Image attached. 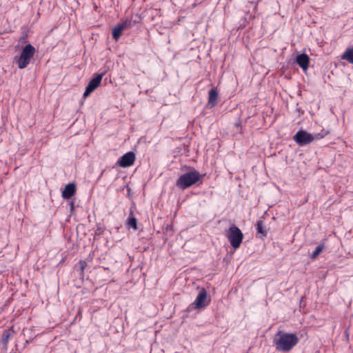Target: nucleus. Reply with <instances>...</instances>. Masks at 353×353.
Instances as JSON below:
<instances>
[{
  "label": "nucleus",
  "mask_w": 353,
  "mask_h": 353,
  "mask_svg": "<svg viewBox=\"0 0 353 353\" xmlns=\"http://www.w3.org/2000/svg\"><path fill=\"white\" fill-rule=\"evenodd\" d=\"M299 341V339L296 334L279 330L273 342L277 351L289 352L296 345Z\"/></svg>",
  "instance_id": "nucleus-1"
},
{
  "label": "nucleus",
  "mask_w": 353,
  "mask_h": 353,
  "mask_svg": "<svg viewBox=\"0 0 353 353\" xmlns=\"http://www.w3.org/2000/svg\"><path fill=\"white\" fill-rule=\"evenodd\" d=\"M201 178L199 172L195 170L188 172L181 175L176 181V185L185 190L196 184Z\"/></svg>",
  "instance_id": "nucleus-2"
},
{
  "label": "nucleus",
  "mask_w": 353,
  "mask_h": 353,
  "mask_svg": "<svg viewBox=\"0 0 353 353\" xmlns=\"http://www.w3.org/2000/svg\"><path fill=\"white\" fill-rule=\"evenodd\" d=\"M34 47L32 45L28 43L23 48L19 57H14V63L17 64V66L19 69H23L26 68L30 63L31 59L34 55Z\"/></svg>",
  "instance_id": "nucleus-3"
},
{
  "label": "nucleus",
  "mask_w": 353,
  "mask_h": 353,
  "mask_svg": "<svg viewBox=\"0 0 353 353\" xmlns=\"http://www.w3.org/2000/svg\"><path fill=\"white\" fill-rule=\"evenodd\" d=\"M225 236L232 248L237 249L240 247L243 239V234L237 226L232 225L225 231Z\"/></svg>",
  "instance_id": "nucleus-4"
},
{
  "label": "nucleus",
  "mask_w": 353,
  "mask_h": 353,
  "mask_svg": "<svg viewBox=\"0 0 353 353\" xmlns=\"http://www.w3.org/2000/svg\"><path fill=\"white\" fill-rule=\"evenodd\" d=\"M210 299L208 296L206 290L201 288L195 301L188 306L187 310L188 312L193 310H202L205 308L210 304Z\"/></svg>",
  "instance_id": "nucleus-5"
},
{
  "label": "nucleus",
  "mask_w": 353,
  "mask_h": 353,
  "mask_svg": "<svg viewBox=\"0 0 353 353\" xmlns=\"http://www.w3.org/2000/svg\"><path fill=\"white\" fill-rule=\"evenodd\" d=\"M294 141L301 146L306 145L312 143L315 137L303 130H299L293 137Z\"/></svg>",
  "instance_id": "nucleus-6"
},
{
  "label": "nucleus",
  "mask_w": 353,
  "mask_h": 353,
  "mask_svg": "<svg viewBox=\"0 0 353 353\" xmlns=\"http://www.w3.org/2000/svg\"><path fill=\"white\" fill-rule=\"evenodd\" d=\"M105 73L97 74L88 83L83 93V97H88L94 90H96L101 84L103 77Z\"/></svg>",
  "instance_id": "nucleus-7"
},
{
  "label": "nucleus",
  "mask_w": 353,
  "mask_h": 353,
  "mask_svg": "<svg viewBox=\"0 0 353 353\" xmlns=\"http://www.w3.org/2000/svg\"><path fill=\"white\" fill-rule=\"evenodd\" d=\"M135 160V154L133 152L124 154L118 161L117 164L122 168L132 165Z\"/></svg>",
  "instance_id": "nucleus-8"
},
{
  "label": "nucleus",
  "mask_w": 353,
  "mask_h": 353,
  "mask_svg": "<svg viewBox=\"0 0 353 353\" xmlns=\"http://www.w3.org/2000/svg\"><path fill=\"white\" fill-rule=\"evenodd\" d=\"M296 63L303 71H306L309 67L310 57L305 53L299 54L296 57Z\"/></svg>",
  "instance_id": "nucleus-9"
},
{
  "label": "nucleus",
  "mask_w": 353,
  "mask_h": 353,
  "mask_svg": "<svg viewBox=\"0 0 353 353\" xmlns=\"http://www.w3.org/2000/svg\"><path fill=\"white\" fill-rule=\"evenodd\" d=\"M218 91L215 88H212L208 92V105L210 108L214 107L218 103Z\"/></svg>",
  "instance_id": "nucleus-10"
},
{
  "label": "nucleus",
  "mask_w": 353,
  "mask_h": 353,
  "mask_svg": "<svg viewBox=\"0 0 353 353\" xmlns=\"http://www.w3.org/2000/svg\"><path fill=\"white\" fill-rule=\"evenodd\" d=\"M76 192V185L73 183L67 184L62 192V196L65 199H70Z\"/></svg>",
  "instance_id": "nucleus-11"
},
{
  "label": "nucleus",
  "mask_w": 353,
  "mask_h": 353,
  "mask_svg": "<svg viewBox=\"0 0 353 353\" xmlns=\"http://www.w3.org/2000/svg\"><path fill=\"white\" fill-rule=\"evenodd\" d=\"M10 332H12L13 333L14 332L12 328L11 330H3L1 335L0 343L2 345V349L5 351H6L8 349L9 339L11 336Z\"/></svg>",
  "instance_id": "nucleus-12"
},
{
  "label": "nucleus",
  "mask_w": 353,
  "mask_h": 353,
  "mask_svg": "<svg viewBox=\"0 0 353 353\" xmlns=\"http://www.w3.org/2000/svg\"><path fill=\"white\" fill-rule=\"evenodd\" d=\"M141 21V17L139 15H136L134 19L133 17L127 18L121 23L124 27L125 30L133 27L135 24L139 23Z\"/></svg>",
  "instance_id": "nucleus-13"
},
{
  "label": "nucleus",
  "mask_w": 353,
  "mask_h": 353,
  "mask_svg": "<svg viewBox=\"0 0 353 353\" xmlns=\"http://www.w3.org/2000/svg\"><path fill=\"white\" fill-rule=\"evenodd\" d=\"M255 226H256V231H257V234H261L260 237L261 238L266 237V236L268 234V231L265 229V226L264 225L263 221H261V220L257 221Z\"/></svg>",
  "instance_id": "nucleus-14"
},
{
  "label": "nucleus",
  "mask_w": 353,
  "mask_h": 353,
  "mask_svg": "<svg viewBox=\"0 0 353 353\" xmlns=\"http://www.w3.org/2000/svg\"><path fill=\"white\" fill-rule=\"evenodd\" d=\"M125 30L122 23H118L115 27L112 29V37L114 40L117 41L120 37L121 36L123 31Z\"/></svg>",
  "instance_id": "nucleus-15"
},
{
  "label": "nucleus",
  "mask_w": 353,
  "mask_h": 353,
  "mask_svg": "<svg viewBox=\"0 0 353 353\" xmlns=\"http://www.w3.org/2000/svg\"><path fill=\"white\" fill-rule=\"evenodd\" d=\"M127 225L129 228H132L133 230H137L138 229L137 228V219L133 216L132 212H131L130 214V216H128L127 219Z\"/></svg>",
  "instance_id": "nucleus-16"
},
{
  "label": "nucleus",
  "mask_w": 353,
  "mask_h": 353,
  "mask_svg": "<svg viewBox=\"0 0 353 353\" xmlns=\"http://www.w3.org/2000/svg\"><path fill=\"white\" fill-rule=\"evenodd\" d=\"M342 59L353 63V48H347L341 57Z\"/></svg>",
  "instance_id": "nucleus-17"
},
{
  "label": "nucleus",
  "mask_w": 353,
  "mask_h": 353,
  "mask_svg": "<svg viewBox=\"0 0 353 353\" xmlns=\"http://www.w3.org/2000/svg\"><path fill=\"white\" fill-rule=\"evenodd\" d=\"M324 249V245L323 243L319 245L315 250L313 252V253L311 254V258L314 259L316 258V256L323 251Z\"/></svg>",
  "instance_id": "nucleus-18"
},
{
  "label": "nucleus",
  "mask_w": 353,
  "mask_h": 353,
  "mask_svg": "<svg viewBox=\"0 0 353 353\" xmlns=\"http://www.w3.org/2000/svg\"><path fill=\"white\" fill-rule=\"evenodd\" d=\"M87 266V263L85 261H80L79 263V268L81 271V274H83V270Z\"/></svg>",
  "instance_id": "nucleus-19"
},
{
  "label": "nucleus",
  "mask_w": 353,
  "mask_h": 353,
  "mask_svg": "<svg viewBox=\"0 0 353 353\" xmlns=\"http://www.w3.org/2000/svg\"><path fill=\"white\" fill-rule=\"evenodd\" d=\"M28 39V33L23 32L21 37L19 39V42L21 43H26Z\"/></svg>",
  "instance_id": "nucleus-20"
},
{
  "label": "nucleus",
  "mask_w": 353,
  "mask_h": 353,
  "mask_svg": "<svg viewBox=\"0 0 353 353\" xmlns=\"http://www.w3.org/2000/svg\"><path fill=\"white\" fill-rule=\"evenodd\" d=\"M313 136H314V137H315V139H320L324 137L325 134H323L321 133H318Z\"/></svg>",
  "instance_id": "nucleus-21"
},
{
  "label": "nucleus",
  "mask_w": 353,
  "mask_h": 353,
  "mask_svg": "<svg viewBox=\"0 0 353 353\" xmlns=\"http://www.w3.org/2000/svg\"><path fill=\"white\" fill-rule=\"evenodd\" d=\"M97 230H98L99 232H103V230H101V229H100V228H98V229H97Z\"/></svg>",
  "instance_id": "nucleus-22"
},
{
  "label": "nucleus",
  "mask_w": 353,
  "mask_h": 353,
  "mask_svg": "<svg viewBox=\"0 0 353 353\" xmlns=\"http://www.w3.org/2000/svg\"><path fill=\"white\" fill-rule=\"evenodd\" d=\"M97 230H98L99 232H103V230H101V229H100V228H98V229H97Z\"/></svg>",
  "instance_id": "nucleus-23"
}]
</instances>
